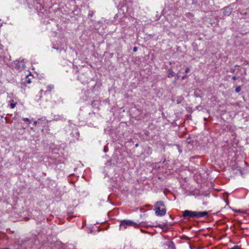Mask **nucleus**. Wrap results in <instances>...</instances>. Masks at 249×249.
I'll return each mask as SVG.
<instances>
[{
    "label": "nucleus",
    "instance_id": "obj_1",
    "mask_svg": "<svg viewBox=\"0 0 249 249\" xmlns=\"http://www.w3.org/2000/svg\"><path fill=\"white\" fill-rule=\"evenodd\" d=\"M208 215V212H195L189 210H185L183 212V216L187 219L190 218H201Z\"/></svg>",
    "mask_w": 249,
    "mask_h": 249
},
{
    "label": "nucleus",
    "instance_id": "obj_2",
    "mask_svg": "<svg viewBox=\"0 0 249 249\" xmlns=\"http://www.w3.org/2000/svg\"><path fill=\"white\" fill-rule=\"evenodd\" d=\"M141 225V223H137L131 220L124 219L121 221L120 228L125 229L129 227H133L137 228L140 227Z\"/></svg>",
    "mask_w": 249,
    "mask_h": 249
},
{
    "label": "nucleus",
    "instance_id": "obj_3",
    "mask_svg": "<svg viewBox=\"0 0 249 249\" xmlns=\"http://www.w3.org/2000/svg\"><path fill=\"white\" fill-rule=\"evenodd\" d=\"M164 202L162 201H158L154 206L155 213L157 216H163L165 214L166 210L165 208L160 209L161 207H164Z\"/></svg>",
    "mask_w": 249,
    "mask_h": 249
},
{
    "label": "nucleus",
    "instance_id": "obj_4",
    "mask_svg": "<svg viewBox=\"0 0 249 249\" xmlns=\"http://www.w3.org/2000/svg\"><path fill=\"white\" fill-rule=\"evenodd\" d=\"M231 9L230 7H225L224 9V14L225 16H229L231 13Z\"/></svg>",
    "mask_w": 249,
    "mask_h": 249
},
{
    "label": "nucleus",
    "instance_id": "obj_5",
    "mask_svg": "<svg viewBox=\"0 0 249 249\" xmlns=\"http://www.w3.org/2000/svg\"><path fill=\"white\" fill-rule=\"evenodd\" d=\"M19 63V64L18 66V69H20V68L23 69V68H25V64H24L23 62L21 61Z\"/></svg>",
    "mask_w": 249,
    "mask_h": 249
},
{
    "label": "nucleus",
    "instance_id": "obj_6",
    "mask_svg": "<svg viewBox=\"0 0 249 249\" xmlns=\"http://www.w3.org/2000/svg\"><path fill=\"white\" fill-rule=\"evenodd\" d=\"M31 76H32V75L31 74L26 76L25 80L29 84L31 83V79L30 78V77Z\"/></svg>",
    "mask_w": 249,
    "mask_h": 249
},
{
    "label": "nucleus",
    "instance_id": "obj_7",
    "mask_svg": "<svg viewBox=\"0 0 249 249\" xmlns=\"http://www.w3.org/2000/svg\"><path fill=\"white\" fill-rule=\"evenodd\" d=\"M168 71H169V75H168L169 77H173L175 75V73L172 70H169Z\"/></svg>",
    "mask_w": 249,
    "mask_h": 249
},
{
    "label": "nucleus",
    "instance_id": "obj_8",
    "mask_svg": "<svg viewBox=\"0 0 249 249\" xmlns=\"http://www.w3.org/2000/svg\"><path fill=\"white\" fill-rule=\"evenodd\" d=\"M41 121V119H38L37 121H35L34 122V124L35 125H40V122Z\"/></svg>",
    "mask_w": 249,
    "mask_h": 249
},
{
    "label": "nucleus",
    "instance_id": "obj_9",
    "mask_svg": "<svg viewBox=\"0 0 249 249\" xmlns=\"http://www.w3.org/2000/svg\"><path fill=\"white\" fill-rule=\"evenodd\" d=\"M169 249H176L175 246L172 242L169 246Z\"/></svg>",
    "mask_w": 249,
    "mask_h": 249
},
{
    "label": "nucleus",
    "instance_id": "obj_10",
    "mask_svg": "<svg viewBox=\"0 0 249 249\" xmlns=\"http://www.w3.org/2000/svg\"><path fill=\"white\" fill-rule=\"evenodd\" d=\"M228 249H242L240 246H234L232 248H228Z\"/></svg>",
    "mask_w": 249,
    "mask_h": 249
},
{
    "label": "nucleus",
    "instance_id": "obj_11",
    "mask_svg": "<svg viewBox=\"0 0 249 249\" xmlns=\"http://www.w3.org/2000/svg\"><path fill=\"white\" fill-rule=\"evenodd\" d=\"M16 105H17V103H11L10 104V107H11V108H15V107H16Z\"/></svg>",
    "mask_w": 249,
    "mask_h": 249
},
{
    "label": "nucleus",
    "instance_id": "obj_12",
    "mask_svg": "<svg viewBox=\"0 0 249 249\" xmlns=\"http://www.w3.org/2000/svg\"><path fill=\"white\" fill-rule=\"evenodd\" d=\"M24 122H27L28 124H30L31 123V121L27 118H23L22 119Z\"/></svg>",
    "mask_w": 249,
    "mask_h": 249
},
{
    "label": "nucleus",
    "instance_id": "obj_13",
    "mask_svg": "<svg viewBox=\"0 0 249 249\" xmlns=\"http://www.w3.org/2000/svg\"><path fill=\"white\" fill-rule=\"evenodd\" d=\"M240 90H241V87H240V86H238V87L236 88V89H235L236 92L238 93V92H240Z\"/></svg>",
    "mask_w": 249,
    "mask_h": 249
},
{
    "label": "nucleus",
    "instance_id": "obj_14",
    "mask_svg": "<svg viewBox=\"0 0 249 249\" xmlns=\"http://www.w3.org/2000/svg\"><path fill=\"white\" fill-rule=\"evenodd\" d=\"M48 90L50 91L53 88V85H49L48 86Z\"/></svg>",
    "mask_w": 249,
    "mask_h": 249
},
{
    "label": "nucleus",
    "instance_id": "obj_15",
    "mask_svg": "<svg viewBox=\"0 0 249 249\" xmlns=\"http://www.w3.org/2000/svg\"><path fill=\"white\" fill-rule=\"evenodd\" d=\"M93 12H92V11H89V17H92L93 16Z\"/></svg>",
    "mask_w": 249,
    "mask_h": 249
},
{
    "label": "nucleus",
    "instance_id": "obj_16",
    "mask_svg": "<svg viewBox=\"0 0 249 249\" xmlns=\"http://www.w3.org/2000/svg\"><path fill=\"white\" fill-rule=\"evenodd\" d=\"M237 78H238V77H236V76H233L232 77V79L233 80H234V81H235V80H237Z\"/></svg>",
    "mask_w": 249,
    "mask_h": 249
},
{
    "label": "nucleus",
    "instance_id": "obj_17",
    "mask_svg": "<svg viewBox=\"0 0 249 249\" xmlns=\"http://www.w3.org/2000/svg\"><path fill=\"white\" fill-rule=\"evenodd\" d=\"M189 71H190V69H189V68H186L185 69V72H186V73H188Z\"/></svg>",
    "mask_w": 249,
    "mask_h": 249
},
{
    "label": "nucleus",
    "instance_id": "obj_18",
    "mask_svg": "<svg viewBox=\"0 0 249 249\" xmlns=\"http://www.w3.org/2000/svg\"><path fill=\"white\" fill-rule=\"evenodd\" d=\"M133 51L135 52H136L137 51V48L136 47H134L133 49Z\"/></svg>",
    "mask_w": 249,
    "mask_h": 249
},
{
    "label": "nucleus",
    "instance_id": "obj_19",
    "mask_svg": "<svg viewBox=\"0 0 249 249\" xmlns=\"http://www.w3.org/2000/svg\"><path fill=\"white\" fill-rule=\"evenodd\" d=\"M234 71H235V70H234V69H231L230 70V71H231V72H234Z\"/></svg>",
    "mask_w": 249,
    "mask_h": 249
},
{
    "label": "nucleus",
    "instance_id": "obj_20",
    "mask_svg": "<svg viewBox=\"0 0 249 249\" xmlns=\"http://www.w3.org/2000/svg\"><path fill=\"white\" fill-rule=\"evenodd\" d=\"M186 77H187V76L186 75H184V76H183L182 77V79H185Z\"/></svg>",
    "mask_w": 249,
    "mask_h": 249
},
{
    "label": "nucleus",
    "instance_id": "obj_21",
    "mask_svg": "<svg viewBox=\"0 0 249 249\" xmlns=\"http://www.w3.org/2000/svg\"><path fill=\"white\" fill-rule=\"evenodd\" d=\"M244 74H246V70H245V71H244Z\"/></svg>",
    "mask_w": 249,
    "mask_h": 249
},
{
    "label": "nucleus",
    "instance_id": "obj_22",
    "mask_svg": "<svg viewBox=\"0 0 249 249\" xmlns=\"http://www.w3.org/2000/svg\"><path fill=\"white\" fill-rule=\"evenodd\" d=\"M240 173H241V174H243V172H242V171H241V170L240 171Z\"/></svg>",
    "mask_w": 249,
    "mask_h": 249
},
{
    "label": "nucleus",
    "instance_id": "obj_23",
    "mask_svg": "<svg viewBox=\"0 0 249 249\" xmlns=\"http://www.w3.org/2000/svg\"><path fill=\"white\" fill-rule=\"evenodd\" d=\"M42 120L41 119V121L40 122V124H42Z\"/></svg>",
    "mask_w": 249,
    "mask_h": 249
},
{
    "label": "nucleus",
    "instance_id": "obj_24",
    "mask_svg": "<svg viewBox=\"0 0 249 249\" xmlns=\"http://www.w3.org/2000/svg\"><path fill=\"white\" fill-rule=\"evenodd\" d=\"M159 227L160 228H161V225H159Z\"/></svg>",
    "mask_w": 249,
    "mask_h": 249
},
{
    "label": "nucleus",
    "instance_id": "obj_25",
    "mask_svg": "<svg viewBox=\"0 0 249 249\" xmlns=\"http://www.w3.org/2000/svg\"><path fill=\"white\" fill-rule=\"evenodd\" d=\"M42 92H43V90H42V89H41V90H40V92H41V93H42Z\"/></svg>",
    "mask_w": 249,
    "mask_h": 249
},
{
    "label": "nucleus",
    "instance_id": "obj_26",
    "mask_svg": "<svg viewBox=\"0 0 249 249\" xmlns=\"http://www.w3.org/2000/svg\"><path fill=\"white\" fill-rule=\"evenodd\" d=\"M187 15H191V14H190V13H187Z\"/></svg>",
    "mask_w": 249,
    "mask_h": 249
}]
</instances>
